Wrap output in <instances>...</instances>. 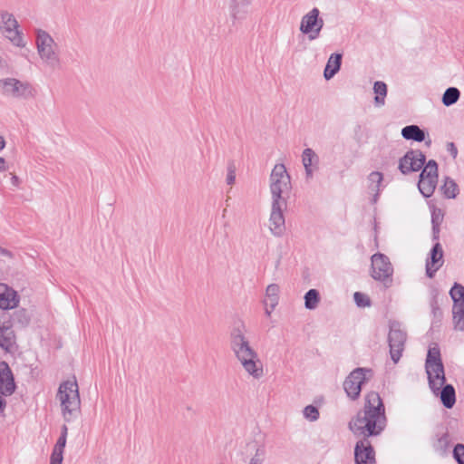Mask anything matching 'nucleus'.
I'll use <instances>...</instances> for the list:
<instances>
[{"mask_svg":"<svg viewBox=\"0 0 464 464\" xmlns=\"http://www.w3.org/2000/svg\"><path fill=\"white\" fill-rule=\"evenodd\" d=\"M385 406L376 392L366 393L363 408L349 421L348 428L362 440L354 447L356 464H374L375 453L368 438L380 435L386 427Z\"/></svg>","mask_w":464,"mask_h":464,"instance_id":"obj_1","label":"nucleus"},{"mask_svg":"<svg viewBox=\"0 0 464 464\" xmlns=\"http://www.w3.org/2000/svg\"><path fill=\"white\" fill-rule=\"evenodd\" d=\"M425 370L432 392L437 396L440 395L445 408L451 409L456 402V392L451 384H445L444 365L439 347L435 346L428 350Z\"/></svg>","mask_w":464,"mask_h":464,"instance_id":"obj_2","label":"nucleus"},{"mask_svg":"<svg viewBox=\"0 0 464 464\" xmlns=\"http://www.w3.org/2000/svg\"><path fill=\"white\" fill-rule=\"evenodd\" d=\"M244 324L235 326L230 333V348L243 369L254 379L259 380L264 375L263 363L257 352L251 347L246 336Z\"/></svg>","mask_w":464,"mask_h":464,"instance_id":"obj_3","label":"nucleus"},{"mask_svg":"<svg viewBox=\"0 0 464 464\" xmlns=\"http://www.w3.org/2000/svg\"><path fill=\"white\" fill-rule=\"evenodd\" d=\"M57 399L61 402L62 414L66 422L76 418L81 408V399L76 381H65L58 388Z\"/></svg>","mask_w":464,"mask_h":464,"instance_id":"obj_4","label":"nucleus"},{"mask_svg":"<svg viewBox=\"0 0 464 464\" xmlns=\"http://www.w3.org/2000/svg\"><path fill=\"white\" fill-rule=\"evenodd\" d=\"M269 188L272 201H286L292 189L291 177L285 164H276L269 177Z\"/></svg>","mask_w":464,"mask_h":464,"instance_id":"obj_5","label":"nucleus"},{"mask_svg":"<svg viewBox=\"0 0 464 464\" xmlns=\"http://www.w3.org/2000/svg\"><path fill=\"white\" fill-rule=\"evenodd\" d=\"M36 48L42 61L52 69L60 65L57 44L53 38L44 30H36Z\"/></svg>","mask_w":464,"mask_h":464,"instance_id":"obj_6","label":"nucleus"},{"mask_svg":"<svg viewBox=\"0 0 464 464\" xmlns=\"http://www.w3.org/2000/svg\"><path fill=\"white\" fill-rule=\"evenodd\" d=\"M0 34L9 40L13 45L23 48L25 46L23 33L14 15L6 10L0 11Z\"/></svg>","mask_w":464,"mask_h":464,"instance_id":"obj_7","label":"nucleus"},{"mask_svg":"<svg viewBox=\"0 0 464 464\" xmlns=\"http://www.w3.org/2000/svg\"><path fill=\"white\" fill-rule=\"evenodd\" d=\"M373 372L370 368H356L353 370L343 382V390L348 398L356 401L361 394L362 384L372 377Z\"/></svg>","mask_w":464,"mask_h":464,"instance_id":"obj_8","label":"nucleus"},{"mask_svg":"<svg viewBox=\"0 0 464 464\" xmlns=\"http://www.w3.org/2000/svg\"><path fill=\"white\" fill-rule=\"evenodd\" d=\"M0 92L15 99H27L35 95V90L31 83L14 78L1 79Z\"/></svg>","mask_w":464,"mask_h":464,"instance_id":"obj_9","label":"nucleus"},{"mask_svg":"<svg viewBox=\"0 0 464 464\" xmlns=\"http://www.w3.org/2000/svg\"><path fill=\"white\" fill-rule=\"evenodd\" d=\"M324 24V19L320 17V10L314 7L302 17L299 30L307 35L310 41H314L320 36Z\"/></svg>","mask_w":464,"mask_h":464,"instance_id":"obj_10","label":"nucleus"},{"mask_svg":"<svg viewBox=\"0 0 464 464\" xmlns=\"http://www.w3.org/2000/svg\"><path fill=\"white\" fill-rule=\"evenodd\" d=\"M407 334L401 329L399 324H392L388 334V343L390 347V355L394 363H397L404 351Z\"/></svg>","mask_w":464,"mask_h":464,"instance_id":"obj_11","label":"nucleus"},{"mask_svg":"<svg viewBox=\"0 0 464 464\" xmlns=\"http://www.w3.org/2000/svg\"><path fill=\"white\" fill-rule=\"evenodd\" d=\"M371 260L372 278L384 284H386V281H391L393 268L388 256L382 253H376L372 256Z\"/></svg>","mask_w":464,"mask_h":464,"instance_id":"obj_12","label":"nucleus"},{"mask_svg":"<svg viewBox=\"0 0 464 464\" xmlns=\"http://www.w3.org/2000/svg\"><path fill=\"white\" fill-rule=\"evenodd\" d=\"M426 157L419 150H411L399 160L400 171L406 175L411 172L419 171L425 164Z\"/></svg>","mask_w":464,"mask_h":464,"instance_id":"obj_13","label":"nucleus"},{"mask_svg":"<svg viewBox=\"0 0 464 464\" xmlns=\"http://www.w3.org/2000/svg\"><path fill=\"white\" fill-rule=\"evenodd\" d=\"M286 201H272L269 228L275 237H282L285 231L283 210L286 208Z\"/></svg>","mask_w":464,"mask_h":464,"instance_id":"obj_14","label":"nucleus"},{"mask_svg":"<svg viewBox=\"0 0 464 464\" xmlns=\"http://www.w3.org/2000/svg\"><path fill=\"white\" fill-rule=\"evenodd\" d=\"M443 254L444 252L442 246L439 240L435 241V244L431 247L425 263L426 276L429 278H433L437 271L443 266Z\"/></svg>","mask_w":464,"mask_h":464,"instance_id":"obj_15","label":"nucleus"},{"mask_svg":"<svg viewBox=\"0 0 464 464\" xmlns=\"http://www.w3.org/2000/svg\"><path fill=\"white\" fill-rule=\"evenodd\" d=\"M15 391L14 375L8 363L0 362V393L3 396H10Z\"/></svg>","mask_w":464,"mask_h":464,"instance_id":"obj_16","label":"nucleus"},{"mask_svg":"<svg viewBox=\"0 0 464 464\" xmlns=\"http://www.w3.org/2000/svg\"><path fill=\"white\" fill-rule=\"evenodd\" d=\"M19 303L18 293L7 285L0 283V308L3 310L14 309Z\"/></svg>","mask_w":464,"mask_h":464,"instance_id":"obj_17","label":"nucleus"},{"mask_svg":"<svg viewBox=\"0 0 464 464\" xmlns=\"http://www.w3.org/2000/svg\"><path fill=\"white\" fill-rule=\"evenodd\" d=\"M250 4V0H230L229 14L234 25L246 19Z\"/></svg>","mask_w":464,"mask_h":464,"instance_id":"obj_18","label":"nucleus"},{"mask_svg":"<svg viewBox=\"0 0 464 464\" xmlns=\"http://www.w3.org/2000/svg\"><path fill=\"white\" fill-rule=\"evenodd\" d=\"M401 136L407 140H413L417 142L425 141L427 146L431 144V140H426V133L418 125H407L401 130Z\"/></svg>","mask_w":464,"mask_h":464,"instance_id":"obj_19","label":"nucleus"},{"mask_svg":"<svg viewBox=\"0 0 464 464\" xmlns=\"http://www.w3.org/2000/svg\"><path fill=\"white\" fill-rule=\"evenodd\" d=\"M15 344V334L8 325H0V347L5 352H12Z\"/></svg>","mask_w":464,"mask_h":464,"instance_id":"obj_20","label":"nucleus"},{"mask_svg":"<svg viewBox=\"0 0 464 464\" xmlns=\"http://www.w3.org/2000/svg\"><path fill=\"white\" fill-rule=\"evenodd\" d=\"M342 53H334L330 55L324 71V77L325 80L332 79L340 71L342 65Z\"/></svg>","mask_w":464,"mask_h":464,"instance_id":"obj_21","label":"nucleus"},{"mask_svg":"<svg viewBox=\"0 0 464 464\" xmlns=\"http://www.w3.org/2000/svg\"><path fill=\"white\" fill-rule=\"evenodd\" d=\"M450 445V438L448 432L437 434L435 440L432 442L433 450L440 456H445L448 454Z\"/></svg>","mask_w":464,"mask_h":464,"instance_id":"obj_22","label":"nucleus"},{"mask_svg":"<svg viewBox=\"0 0 464 464\" xmlns=\"http://www.w3.org/2000/svg\"><path fill=\"white\" fill-rule=\"evenodd\" d=\"M67 438L59 436L50 457V464H62Z\"/></svg>","mask_w":464,"mask_h":464,"instance_id":"obj_23","label":"nucleus"},{"mask_svg":"<svg viewBox=\"0 0 464 464\" xmlns=\"http://www.w3.org/2000/svg\"><path fill=\"white\" fill-rule=\"evenodd\" d=\"M279 285L276 284H270L267 285L266 289V297L265 301L266 306H270L271 310H274L276 306L278 304L279 301Z\"/></svg>","mask_w":464,"mask_h":464,"instance_id":"obj_24","label":"nucleus"},{"mask_svg":"<svg viewBox=\"0 0 464 464\" xmlns=\"http://www.w3.org/2000/svg\"><path fill=\"white\" fill-rule=\"evenodd\" d=\"M444 214L441 209H434L431 214L432 225V240L438 241L440 239V225L443 221Z\"/></svg>","mask_w":464,"mask_h":464,"instance_id":"obj_25","label":"nucleus"},{"mask_svg":"<svg viewBox=\"0 0 464 464\" xmlns=\"http://www.w3.org/2000/svg\"><path fill=\"white\" fill-rule=\"evenodd\" d=\"M373 92L375 93L374 104L382 107L385 104V97L387 95V85L384 82L377 81L373 84Z\"/></svg>","mask_w":464,"mask_h":464,"instance_id":"obj_26","label":"nucleus"},{"mask_svg":"<svg viewBox=\"0 0 464 464\" xmlns=\"http://www.w3.org/2000/svg\"><path fill=\"white\" fill-rule=\"evenodd\" d=\"M368 180L370 182L369 188L375 192L373 201L376 202L380 194V187L383 180V175L380 171H372L369 174Z\"/></svg>","mask_w":464,"mask_h":464,"instance_id":"obj_27","label":"nucleus"},{"mask_svg":"<svg viewBox=\"0 0 464 464\" xmlns=\"http://www.w3.org/2000/svg\"><path fill=\"white\" fill-rule=\"evenodd\" d=\"M440 189L443 196L450 199L455 198L459 191L457 183L450 177L445 178L444 184L441 186Z\"/></svg>","mask_w":464,"mask_h":464,"instance_id":"obj_28","label":"nucleus"},{"mask_svg":"<svg viewBox=\"0 0 464 464\" xmlns=\"http://www.w3.org/2000/svg\"><path fill=\"white\" fill-rule=\"evenodd\" d=\"M437 183L436 179H420L418 188L423 197L430 198L434 193Z\"/></svg>","mask_w":464,"mask_h":464,"instance_id":"obj_29","label":"nucleus"},{"mask_svg":"<svg viewBox=\"0 0 464 464\" xmlns=\"http://www.w3.org/2000/svg\"><path fill=\"white\" fill-rule=\"evenodd\" d=\"M420 179L438 180V164L434 160H430L420 173Z\"/></svg>","mask_w":464,"mask_h":464,"instance_id":"obj_30","label":"nucleus"},{"mask_svg":"<svg viewBox=\"0 0 464 464\" xmlns=\"http://www.w3.org/2000/svg\"><path fill=\"white\" fill-rule=\"evenodd\" d=\"M452 315L454 328L459 331H464V305L453 304Z\"/></svg>","mask_w":464,"mask_h":464,"instance_id":"obj_31","label":"nucleus"},{"mask_svg":"<svg viewBox=\"0 0 464 464\" xmlns=\"http://www.w3.org/2000/svg\"><path fill=\"white\" fill-rule=\"evenodd\" d=\"M459 97L460 92L458 88L449 87L444 92L441 102L445 106L450 107L455 104L459 101Z\"/></svg>","mask_w":464,"mask_h":464,"instance_id":"obj_32","label":"nucleus"},{"mask_svg":"<svg viewBox=\"0 0 464 464\" xmlns=\"http://www.w3.org/2000/svg\"><path fill=\"white\" fill-rule=\"evenodd\" d=\"M302 163L304 167L314 168L319 164V157L314 150L306 148L302 153Z\"/></svg>","mask_w":464,"mask_h":464,"instance_id":"obj_33","label":"nucleus"},{"mask_svg":"<svg viewBox=\"0 0 464 464\" xmlns=\"http://www.w3.org/2000/svg\"><path fill=\"white\" fill-rule=\"evenodd\" d=\"M320 301V295L316 289H310L304 295V306L313 310L317 307Z\"/></svg>","mask_w":464,"mask_h":464,"instance_id":"obj_34","label":"nucleus"},{"mask_svg":"<svg viewBox=\"0 0 464 464\" xmlns=\"http://www.w3.org/2000/svg\"><path fill=\"white\" fill-rule=\"evenodd\" d=\"M450 295L453 300V304L464 305V286L462 285L455 283L450 291Z\"/></svg>","mask_w":464,"mask_h":464,"instance_id":"obj_35","label":"nucleus"},{"mask_svg":"<svg viewBox=\"0 0 464 464\" xmlns=\"http://www.w3.org/2000/svg\"><path fill=\"white\" fill-rule=\"evenodd\" d=\"M304 416L310 421H315L319 419V411L314 405H307L304 409Z\"/></svg>","mask_w":464,"mask_h":464,"instance_id":"obj_36","label":"nucleus"},{"mask_svg":"<svg viewBox=\"0 0 464 464\" xmlns=\"http://www.w3.org/2000/svg\"><path fill=\"white\" fill-rule=\"evenodd\" d=\"M353 299L359 307H366L371 305V300L369 296L361 292H355L353 295Z\"/></svg>","mask_w":464,"mask_h":464,"instance_id":"obj_37","label":"nucleus"},{"mask_svg":"<svg viewBox=\"0 0 464 464\" xmlns=\"http://www.w3.org/2000/svg\"><path fill=\"white\" fill-rule=\"evenodd\" d=\"M452 454L458 464H464V444L458 443L454 447Z\"/></svg>","mask_w":464,"mask_h":464,"instance_id":"obj_38","label":"nucleus"},{"mask_svg":"<svg viewBox=\"0 0 464 464\" xmlns=\"http://www.w3.org/2000/svg\"><path fill=\"white\" fill-rule=\"evenodd\" d=\"M265 449L263 447H257L248 464H263L265 460Z\"/></svg>","mask_w":464,"mask_h":464,"instance_id":"obj_39","label":"nucleus"},{"mask_svg":"<svg viewBox=\"0 0 464 464\" xmlns=\"http://www.w3.org/2000/svg\"><path fill=\"white\" fill-rule=\"evenodd\" d=\"M236 180V166L234 162H229L227 165V184L233 185Z\"/></svg>","mask_w":464,"mask_h":464,"instance_id":"obj_40","label":"nucleus"},{"mask_svg":"<svg viewBox=\"0 0 464 464\" xmlns=\"http://www.w3.org/2000/svg\"><path fill=\"white\" fill-rule=\"evenodd\" d=\"M430 308H431V313L433 314V317L435 319H438V320H440L441 316H442V312L438 304V301L436 299V297H433L430 301Z\"/></svg>","mask_w":464,"mask_h":464,"instance_id":"obj_41","label":"nucleus"},{"mask_svg":"<svg viewBox=\"0 0 464 464\" xmlns=\"http://www.w3.org/2000/svg\"><path fill=\"white\" fill-rule=\"evenodd\" d=\"M446 150L450 153L453 160H455L458 156V148L456 144L452 141L447 142Z\"/></svg>","mask_w":464,"mask_h":464,"instance_id":"obj_42","label":"nucleus"},{"mask_svg":"<svg viewBox=\"0 0 464 464\" xmlns=\"http://www.w3.org/2000/svg\"><path fill=\"white\" fill-rule=\"evenodd\" d=\"M305 171V178L307 179H312L314 176V172L315 169H317L318 166L312 168V167H304Z\"/></svg>","mask_w":464,"mask_h":464,"instance_id":"obj_43","label":"nucleus"},{"mask_svg":"<svg viewBox=\"0 0 464 464\" xmlns=\"http://www.w3.org/2000/svg\"><path fill=\"white\" fill-rule=\"evenodd\" d=\"M0 255L4 256H7L9 258H13V256H14V255L11 251H9L8 249L4 248L2 246H0Z\"/></svg>","mask_w":464,"mask_h":464,"instance_id":"obj_44","label":"nucleus"},{"mask_svg":"<svg viewBox=\"0 0 464 464\" xmlns=\"http://www.w3.org/2000/svg\"><path fill=\"white\" fill-rule=\"evenodd\" d=\"M11 183H12L13 186L18 187L20 185V179L16 175L12 174V176H11Z\"/></svg>","mask_w":464,"mask_h":464,"instance_id":"obj_45","label":"nucleus"},{"mask_svg":"<svg viewBox=\"0 0 464 464\" xmlns=\"http://www.w3.org/2000/svg\"><path fill=\"white\" fill-rule=\"evenodd\" d=\"M7 169L6 161L4 158L0 157V172Z\"/></svg>","mask_w":464,"mask_h":464,"instance_id":"obj_46","label":"nucleus"},{"mask_svg":"<svg viewBox=\"0 0 464 464\" xmlns=\"http://www.w3.org/2000/svg\"><path fill=\"white\" fill-rule=\"evenodd\" d=\"M67 434H68V427L64 424L61 428V434L60 435L67 438Z\"/></svg>","mask_w":464,"mask_h":464,"instance_id":"obj_47","label":"nucleus"},{"mask_svg":"<svg viewBox=\"0 0 464 464\" xmlns=\"http://www.w3.org/2000/svg\"><path fill=\"white\" fill-rule=\"evenodd\" d=\"M5 147V140L3 136L0 135V150H4Z\"/></svg>","mask_w":464,"mask_h":464,"instance_id":"obj_48","label":"nucleus"},{"mask_svg":"<svg viewBox=\"0 0 464 464\" xmlns=\"http://www.w3.org/2000/svg\"><path fill=\"white\" fill-rule=\"evenodd\" d=\"M273 310H271L270 306H266V314L267 316H270Z\"/></svg>","mask_w":464,"mask_h":464,"instance_id":"obj_49","label":"nucleus"},{"mask_svg":"<svg viewBox=\"0 0 464 464\" xmlns=\"http://www.w3.org/2000/svg\"><path fill=\"white\" fill-rule=\"evenodd\" d=\"M18 314H23V315H25V310L23 309V310H20L17 312Z\"/></svg>","mask_w":464,"mask_h":464,"instance_id":"obj_50","label":"nucleus"}]
</instances>
